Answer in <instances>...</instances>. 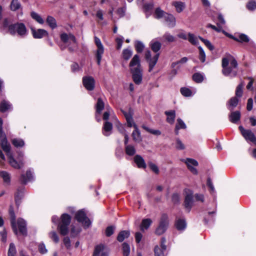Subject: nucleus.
Masks as SVG:
<instances>
[{
	"label": "nucleus",
	"instance_id": "obj_1",
	"mask_svg": "<svg viewBox=\"0 0 256 256\" xmlns=\"http://www.w3.org/2000/svg\"><path fill=\"white\" fill-rule=\"evenodd\" d=\"M2 119L0 118V144L1 148L6 152L10 165L15 168L20 169L22 166V162L21 161L17 162L10 152V146L8 143L6 135L2 130Z\"/></svg>",
	"mask_w": 256,
	"mask_h": 256
},
{
	"label": "nucleus",
	"instance_id": "obj_2",
	"mask_svg": "<svg viewBox=\"0 0 256 256\" xmlns=\"http://www.w3.org/2000/svg\"><path fill=\"white\" fill-rule=\"evenodd\" d=\"M238 64L236 60L232 56L223 58L222 60V73L224 76H229L232 74L236 76L238 74L235 70L238 68Z\"/></svg>",
	"mask_w": 256,
	"mask_h": 256
},
{
	"label": "nucleus",
	"instance_id": "obj_3",
	"mask_svg": "<svg viewBox=\"0 0 256 256\" xmlns=\"http://www.w3.org/2000/svg\"><path fill=\"white\" fill-rule=\"evenodd\" d=\"M122 112L124 114L128 126L129 128L133 126L134 128V130H133L132 134L133 140L136 142H140L142 141L140 132L138 128L137 125L134 122L132 118V110L131 108H130L128 112L122 110Z\"/></svg>",
	"mask_w": 256,
	"mask_h": 256
},
{
	"label": "nucleus",
	"instance_id": "obj_4",
	"mask_svg": "<svg viewBox=\"0 0 256 256\" xmlns=\"http://www.w3.org/2000/svg\"><path fill=\"white\" fill-rule=\"evenodd\" d=\"M72 220L71 216L66 214H62L58 224V230L62 236H66L68 232V226Z\"/></svg>",
	"mask_w": 256,
	"mask_h": 256
},
{
	"label": "nucleus",
	"instance_id": "obj_5",
	"mask_svg": "<svg viewBox=\"0 0 256 256\" xmlns=\"http://www.w3.org/2000/svg\"><path fill=\"white\" fill-rule=\"evenodd\" d=\"M160 49H152V51L148 50L145 54V58L149 64L148 71L151 72L156 64L160 56Z\"/></svg>",
	"mask_w": 256,
	"mask_h": 256
},
{
	"label": "nucleus",
	"instance_id": "obj_6",
	"mask_svg": "<svg viewBox=\"0 0 256 256\" xmlns=\"http://www.w3.org/2000/svg\"><path fill=\"white\" fill-rule=\"evenodd\" d=\"M8 32L12 35L17 34L21 38H24L28 34L26 26L23 23H16L8 26Z\"/></svg>",
	"mask_w": 256,
	"mask_h": 256
},
{
	"label": "nucleus",
	"instance_id": "obj_7",
	"mask_svg": "<svg viewBox=\"0 0 256 256\" xmlns=\"http://www.w3.org/2000/svg\"><path fill=\"white\" fill-rule=\"evenodd\" d=\"M169 226V220L166 214L164 213L162 214L158 224L155 230L154 233L157 236H161L164 234L168 230Z\"/></svg>",
	"mask_w": 256,
	"mask_h": 256
},
{
	"label": "nucleus",
	"instance_id": "obj_8",
	"mask_svg": "<svg viewBox=\"0 0 256 256\" xmlns=\"http://www.w3.org/2000/svg\"><path fill=\"white\" fill-rule=\"evenodd\" d=\"M74 218L78 222L81 224L85 229L88 228L92 224V222L87 216L84 209L77 211L75 214Z\"/></svg>",
	"mask_w": 256,
	"mask_h": 256
},
{
	"label": "nucleus",
	"instance_id": "obj_9",
	"mask_svg": "<svg viewBox=\"0 0 256 256\" xmlns=\"http://www.w3.org/2000/svg\"><path fill=\"white\" fill-rule=\"evenodd\" d=\"M184 198L183 205L188 212H190L194 206V192L188 188L184 190Z\"/></svg>",
	"mask_w": 256,
	"mask_h": 256
},
{
	"label": "nucleus",
	"instance_id": "obj_10",
	"mask_svg": "<svg viewBox=\"0 0 256 256\" xmlns=\"http://www.w3.org/2000/svg\"><path fill=\"white\" fill-rule=\"evenodd\" d=\"M166 238L162 237L160 239V246L156 245L154 246V252L155 256H166L167 246L166 245Z\"/></svg>",
	"mask_w": 256,
	"mask_h": 256
},
{
	"label": "nucleus",
	"instance_id": "obj_11",
	"mask_svg": "<svg viewBox=\"0 0 256 256\" xmlns=\"http://www.w3.org/2000/svg\"><path fill=\"white\" fill-rule=\"evenodd\" d=\"M104 108V103L101 98H98L97 100L96 104L94 106L96 110L94 117L98 122L101 121V115L102 110Z\"/></svg>",
	"mask_w": 256,
	"mask_h": 256
},
{
	"label": "nucleus",
	"instance_id": "obj_12",
	"mask_svg": "<svg viewBox=\"0 0 256 256\" xmlns=\"http://www.w3.org/2000/svg\"><path fill=\"white\" fill-rule=\"evenodd\" d=\"M132 78L134 82L138 85L140 84L142 80V70L139 68H130Z\"/></svg>",
	"mask_w": 256,
	"mask_h": 256
},
{
	"label": "nucleus",
	"instance_id": "obj_13",
	"mask_svg": "<svg viewBox=\"0 0 256 256\" xmlns=\"http://www.w3.org/2000/svg\"><path fill=\"white\" fill-rule=\"evenodd\" d=\"M18 234L23 236L28 235L27 224L26 221L21 218H18L16 221Z\"/></svg>",
	"mask_w": 256,
	"mask_h": 256
},
{
	"label": "nucleus",
	"instance_id": "obj_14",
	"mask_svg": "<svg viewBox=\"0 0 256 256\" xmlns=\"http://www.w3.org/2000/svg\"><path fill=\"white\" fill-rule=\"evenodd\" d=\"M82 84L86 90L92 91L95 87V80L92 76H84L82 78Z\"/></svg>",
	"mask_w": 256,
	"mask_h": 256
},
{
	"label": "nucleus",
	"instance_id": "obj_15",
	"mask_svg": "<svg viewBox=\"0 0 256 256\" xmlns=\"http://www.w3.org/2000/svg\"><path fill=\"white\" fill-rule=\"evenodd\" d=\"M8 213L10 217V226L12 230L15 235H18V230L16 224V216L14 212V208L12 206H10L9 208Z\"/></svg>",
	"mask_w": 256,
	"mask_h": 256
},
{
	"label": "nucleus",
	"instance_id": "obj_16",
	"mask_svg": "<svg viewBox=\"0 0 256 256\" xmlns=\"http://www.w3.org/2000/svg\"><path fill=\"white\" fill-rule=\"evenodd\" d=\"M186 164L188 167V170L194 174L196 175L198 174V170L196 168L193 167L192 165L196 166H198V162L192 158H187L186 160Z\"/></svg>",
	"mask_w": 256,
	"mask_h": 256
},
{
	"label": "nucleus",
	"instance_id": "obj_17",
	"mask_svg": "<svg viewBox=\"0 0 256 256\" xmlns=\"http://www.w3.org/2000/svg\"><path fill=\"white\" fill-rule=\"evenodd\" d=\"M32 36L34 38H42L48 36V32L44 29L31 28Z\"/></svg>",
	"mask_w": 256,
	"mask_h": 256
},
{
	"label": "nucleus",
	"instance_id": "obj_18",
	"mask_svg": "<svg viewBox=\"0 0 256 256\" xmlns=\"http://www.w3.org/2000/svg\"><path fill=\"white\" fill-rule=\"evenodd\" d=\"M61 40L64 43H76V37L72 34L62 33L60 35Z\"/></svg>",
	"mask_w": 256,
	"mask_h": 256
},
{
	"label": "nucleus",
	"instance_id": "obj_19",
	"mask_svg": "<svg viewBox=\"0 0 256 256\" xmlns=\"http://www.w3.org/2000/svg\"><path fill=\"white\" fill-rule=\"evenodd\" d=\"M24 186L18 188L14 194V200L16 205L18 206L21 202V200L24 196Z\"/></svg>",
	"mask_w": 256,
	"mask_h": 256
},
{
	"label": "nucleus",
	"instance_id": "obj_20",
	"mask_svg": "<svg viewBox=\"0 0 256 256\" xmlns=\"http://www.w3.org/2000/svg\"><path fill=\"white\" fill-rule=\"evenodd\" d=\"M134 161L138 168H146V164L141 156L139 154L136 155L134 158Z\"/></svg>",
	"mask_w": 256,
	"mask_h": 256
},
{
	"label": "nucleus",
	"instance_id": "obj_21",
	"mask_svg": "<svg viewBox=\"0 0 256 256\" xmlns=\"http://www.w3.org/2000/svg\"><path fill=\"white\" fill-rule=\"evenodd\" d=\"M242 136L248 142H250L256 146V136L250 130H248Z\"/></svg>",
	"mask_w": 256,
	"mask_h": 256
},
{
	"label": "nucleus",
	"instance_id": "obj_22",
	"mask_svg": "<svg viewBox=\"0 0 256 256\" xmlns=\"http://www.w3.org/2000/svg\"><path fill=\"white\" fill-rule=\"evenodd\" d=\"M33 178L32 174L30 170H26V174H22L20 178V181L22 184H26L28 182L30 181Z\"/></svg>",
	"mask_w": 256,
	"mask_h": 256
},
{
	"label": "nucleus",
	"instance_id": "obj_23",
	"mask_svg": "<svg viewBox=\"0 0 256 256\" xmlns=\"http://www.w3.org/2000/svg\"><path fill=\"white\" fill-rule=\"evenodd\" d=\"M112 130V123L108 122H105L102 128V133L105 136H109Z\"/></svg>",
	"mask_w": 256,
	"mask_h": 256
},
{
	"label": "nucleus",
	"instance_id": "obj_24",
	"mask_svg": "<svg viewBox=\"0 0 256 256\" xmlns=\"http://www.w3.org/2000/svg\"><path fill=\"white\" fill-rule=\"evenodd\" d=\"M230 38L234 40L242 43L248 42L250 40L248 36L244 34H237L234 36H230Z\"/></svg>",
	"mask_w": 256,
	"mask_h": 256
},
{
	"label": "nucleus",
	"instance_id": "obj_25",
	"mask_svg": "<svg viewBox=\"0 0 256 256\" xmlns=\"http://www.w3.org/2000/svg\"><path fill=\"white\" fill-rule=\"evenodd\" d=\"M239 100L236 96L231 98L226 104L228 108L230 110H233L234 109L238 106Z\"/></svg>",
	"mask_w": 256,
	"mask_h": 256
},
{
	"label": "nucleus",
	"instance_id": "obj_26",
	"mask_svg": "<svg viewBox=\"0 0 256 256\" xmlns=\"http://www.w3.org/2000/svg\"><path fill=\"white\" fill-rule=\"evenodd\" d=\"M240 116L241 114L240 111L232 112L229 115V120L232 123L236 124L240 120Z\"/></svg>",
	"mask_w": 256,
	"mask_h": 256
},
{
	"label": "nucleus",
	"instance_id": "obj_27",
	"mask_svg": "<svg viewBox=\"0 0 256 256\" xmlns=\"http://www.w3.org/2000/svg\"><path fill=\"white\" fill-rule=\"evenodd\" d=\"M164 20L168 27L173 28L175 26L176 18L173 15L169 14H165Z\"/></svg>",
	"mask_w": 256,
	"mask_h": 256
},
{
	"label": "nucleus",
	"instance_id": "obj_28",
	"mask_svg": "<svg viewBox=\"0 0 256 256\" xmlns=\"http://www.w3.org/2000/svg\"><path fill=\"white\" fill-rule=\"evenodd\" d=\"M152 223V220L150 218H144L142 220L140 228L141 231L144 232L150 227Z\"/></svg>",
	"mask_w": 256,
	"mask_h": 256
},
{
	"label": "nucleus",
	"instance_id": "obj_29",
	"mask_svg": "<svg viewBox=\"0 0 256 256\" xmlns=\"http://www.w3.org/2000/svg\"><path fill=\"white\" fill-rule=\"evenodd\" d=\"M164 114L167 116L166 122L170 124H173L176 118V111L174 110L166 111Z\"/></svg>",
	"mask_w": 256,
	"mask_h": 256
},
{
	"label": "nucleus",
	"instance_id": "obj_30",
	"mask_svg": "<svg viewBox=\"0 0 256 256\" xmlns=\"http://www.w3.org/2000/svg\"><path fill=\"white\" fill-rule=\"evenodd\" d=\"M104 248V246L103 244L96 246L94 248L93 256H108L107 254L104 252H102L100 255V252H102Z\"/></svg>",
	"mask_w": 256,
	"mask_h": 256
},
{
	"label": "nucleus",
	"instance_id": "obj_31",
	"mask_svg": "<svg viewBox=\"0 0 256 256\" xmlns=\"http://www.w3.org/2000/svg\"><path fill=\"white\" fill-rule=\"evenodd\" d=\"M175 226L178 230H184L186 226V224L184 219L179 218L175 222Z\"/></svg>",
	"mask_w": 256,
	"mask_h": 256
},
{
	"label": "nucleus",
	"instance_id": "obj_32",
	"mask_svg": "<svg viewBox=\"0 0 256 256\" xmlns=\"http://www.w3.org/2000/svg\"><path fill=\"white\" fill-rule=\"evenodd\" d=\"M129 66L130 68H134V66H136L135 68H141L140 60L138 55L136 54L131 60Z\"/></svg>",
	"mask_w": 256,
	"mask_h": 256
},
{
	"label": "nucleus",
	"instance_id": "obj_33",
	"mask_svg": "<svg viewBox=\"0 0 256 256\" xmlns=\"http://www.w3.org/2000/svg\"><path fill=\"white\" fill-rule=\"evenodd\" d=\"M130 236V232L129 230H122L118 233L116 239L118 242H122L125 238H128Z\"/></svg>",
	"mask_w": 256,
	"mask_h": 256
},
{
	"label": "nucleus",
	"instance_id": "obj_34",
	"mask_svg": "<svg viewBox=\"0 0 256 256\" xmlns=\"http://www.w3.org/2000/svg\"><path fill=\"white\" fill-rule=\"evenodd\" d=\"M0 177L3 179V181L7 184H10V174L6 171L0 172Z\"/></svg>",
	"mask_w": 256,
	"mask_h": 256
},
{
	"label": "nucleus",
	"instance_id": "obj_35",
	"mask_svg": "<svg viewBox=\"0 0 256 256\" xmlns=\"http://www.w3.org/2000/svg\"><path fill=\"white\" fill-rule=\"evenodd\" d=\"M12 144L16 148H22L24 146V142L22 139L14 138L12 140Z\"/></svg>",
	"mask_w": 256,
	"mask_h": 256
},
{
	"label": "nucleus",
	"instance_id": "obj_36",
	"mask_svg": "<svg viewBox=\"0 0 256 256\" xmlns=\"http://www.w3.org/2000/svg\"><path fill=\"white\" fill-rule=\"evenodd\" d=\"M172 5L176 8L178 12H181L185 8V4L182 2H174Z\"/></svg>",
	"mask_w": 256,
	"mask_h": 256
},
{
	"label": "nucleus",
	"instance_id": "obj_37",
	"mask_svg": "<svg viewBox=\"0 0 256 256\" xmlns=\"http://www.w3.org/2000/svg\"><path fill=\"white\" fill-rule=\"evenodd\" d=\"M125 152L128 156H133L136 153V150L134 146L128 145L125 146Z\"/></svg>",
	"mask_w": 256,
	"mask_h": 256
},
{
	"label": "nucleus",
	"instance_id": "obj_38",
	"mask_svg": "<svg viewBox=\"0 0 256 256\" xmlns=\"http://www.w3.org/2000/svg\"><path fill=\"white\" fill-rule=\"evenodd\" d=\"M244 86V82L240 83L236 88L235 92V96L236 98H241L243 94V87Z\"/></svg>",
	"mask_w": 256,
	"mask_h": 256
},
{
	"label": "nucleus",
	"instance_id": "obj_39",
	"mask_svg": "<svg viewBox=\"0 0 256 256\" xmlns=\"http://www.w3.org/2000/svg\"><path fill=\"white\" fill-rule=\"evenodd\" d=\"M11 105L5 100H2L0 104V112H5L6 110L10 109Z\"/></svg>",
	"mask_w": 256,
	"mask_h": 256
},
{
	"label": "nucleus",
	"instance_id": "obj_40",
	"mask_svg": "<svg viewBox=\"0 0 256 256\" xmlns=\"http://www.w3.org/2000/svg\"><path fill=\"white\" fill-rule=\"evenodd\" d=\"M46 22L52 29H54L57 26L56 20L52 16H48L46 18Z\"/></svg>",
	"mask_w": 256,
	"mask_h": 256
},
{
	"label": "nucleus",
	"instance_id": "obj_41",
	"mask_svg": "<svg viewBox=\"0 0 256 256\" xmlns=\"http://www.w3.org/2000/svg\"><path fill=\"white\" fill-rule=\"evenodd\" d=\"M192 79L196 83H200L204 80V76L200 72H196L192 75Z\"/></svg>",
	"mask_w": 256,
	"mask_h": 256
},
{
	"label": "nucleus",
	"instance_id": "obj_42",
	"mask_svg": "<svg viewBox=\"0 0 256 256\" xmlns=\"http://www.w3.org/2000/svg\"><path fill=\"white\" fill-rule=\"evenodd\" d=\"M122 252L123 256H128L130 252V245L126 242L122 244Z\"/></svg>",
	"mask_w": 256,
	"mask_h": 256
},
{
	"label": "nucleus",
	"instance_id": "obj_43",
	"mask_svg": "<svg viewBox=\"0 0 256 256\" xmlns=\"http://www.w3.org/2000/svg\"><path fill=\"white\" fill-rule=\"evenodd\" d=\"M11 10L16 11L21 7L20 3L18 0H12L10 5Z\"/></svg>",
	"mask_w": 256,
	"mask_h": 256
},
{
	"label": "nucleus",
	"instance_id": "obj_44",
	"mask_svg": "<svg viewBox=\"0 0 256 256\" xmlns=\"http://www.w3.org/2000/svg\"><path fill=\"white\" fill-rule=\"evenodd\" d=\"M165 14H167V13L162 10L160 8H156L154 12V16L156 18L159 19L162 18H164Z\"/></svg>",
	"mask_w": 256,
	"mask_h": 256
},
{
	"label": "nucleus",
	"instance_id": "obj_45",
	"mask_svg": "<svg viewBox=\"0 0 256 256\" xmlns=\"http://www.w3.org/2000/svg\"><path fill=\"white\" fill-rule=\"evenodd\" d=\"M180 92L183 96L186 97L190 96L192 95V90L186 87L181 88L180 89Z\"/></svg>",
	"mask_w": 256,
	"mask_h": 256
},
{
	"label": "nucleus",
	"instance_id": "obj_46",
	"mask_svg": "<svg viewBox=\"0 0 256 256\" xmlns=\"http://www.w3.org/2000/svg\"><path fill=\"white\" fill-rule=\"evenodd\" d=\"M16 253L15 245L12 242L10 244L8 252V256H15Z\"/></svg>",
	"mask_w": 256,
	"mask_h": 256
},
{
	"label": "nucleus",
	"instance_id": "obj_47",
	"mask_svg": "<svg viewBox=\"0 0 256 256\" xmlns=\"http://www.w3.org/2000/svg\"><path fill=\"white\" fill-rule=\"evenodd\" d=\"M148 166L150 170L153 172L155 174H158L160 170L158 166L152 162H148Z\"/></svg>",
	"mask_w": 256,
	"mask_h": 256
},
{
	"label": "nucleus",
	"instance_id": "obj_48",
	"mask_svg": "<svg viewBox=\"0 0 256 256\" xmlns=\"http://www.w3.org/2000/svg\"><path fill=\"white\" fill-rule=\"evenodd\" d=\"M31 16L32 18L35 20L37 22H38L40 24H43L44 22V20L42 18V17L36 12H31Z\"/></svg>",
	"mask_w": 256,
	"mask_h": 256
},
{
	"label": "nucleus",
	"instance_id": "obj_49",
	"mask_svg": "<svg viewBox=\"0 0 256 256\" xmlns=\"http://www.w3.org/2000/svg\"><path fill=\"white\" fill-rule=\"evenodd\" d=\"M104 52V49H97L96 58L98 65H100L102 57Z\"/></svg>",
	"mask_w": 256,
	"mask_h": 256
},
{
	"label": "nucleus",
	"instance_id": "obj_50",
	"mask_svg": "<svg viewBox=\"0 0 256 256\" xmlns=\"http://www.w3.org/2000/svg\"><path fill=\"white\" fill-rule=\"evenodd\" d=\"M142 128L146 132L156 136H160L162 134L160 130L150 129L144 125H142Z\"/></svg>",
	"mask_w": 256,
	"mask_h": 256
},
{
	"label": "nucleus",
	"instance_id": "obj_51",
	"mask_svg": "<svg viewBox=\"0 0 256 256\" xmlns=\"http://www.w3.org/2000/svg\"><path fill=\"white\" fill-rule=\"evenodd\" d=\"M81 232L80 228H76L75 226H72L70 228V237H76Z\"/></svg>",
	"mask_w": 256,
	"mask_h": 256
},
{
	"label": "nucleus",
	"instance_id": "obj_52",
	"mask_svg": "<svg viewBox=\"0 0 256 256\" xmlns=\"http://www.w3.org/2000/svg\"><path fill=\"white\" fill-rule=\"evenodd\" d=\"M188 40L194 45L197 46L198 44V38L194 34L190 33L188 34Z\"/></svg>",
	"mask_w": 256,
	"mask_h": 256
},
{
	"label": "nucleus",
	"instance_id": "obj_53",
	"mask_svg": "<svg viewBox=\"0 0 256 256\" xmlns=\"http://www.w3.org/2000/svg\"><path fill=\"white\" fill-rule=\"evenodd\" d=\"M122 55L125 60H128L132 56V52L129 49H124Z\"/></svg>",
	"mask_w": 256,
	"mask_h": 256
},
{
	"label": "nucleus",
	"instance_id": "obj_54",
	"mask_svg": "<svg viewBox=\"0 0 256 256\" xmlns=\"http://www.w3.org/2000/svg\"><path fill=\"white\" fill-rule=\"evenodd\" d=\"M180 195L178 193H174L172 196V201L174 204H178L180 202Z\"/></svg>",
	"mask_w": 256,
	"mask_h": 256
},
{
	"label": "nucleus",
	"instance_id": "obj_55",
	"mask_svg": "<svg viewBox=\"0 0 256 256\" xmlns=\"http://www.w3.org/2000/svg\"><path fill=\"white\" fill-rule=\"evenodd\" d=\"M176 126H178V128H179V129H186V124H184V122L180 118H178L177 119V123H176Z\"/></svg>",
	"mask_w": 256,
	"mask_h": 256
},
{
	"label": "nucleus",
	"instance_id": "obj_56",
	"mask_svg": "<svg viewBox=\"0 0 256 256\" xmlns=\"http://www.w3.org/2000/svg\"><path fill=\"white\" fill-rule=\"evenodd\" d=\"M176 148L179 150H184L185 147L182 141L178 138L176 139Z\"/></svg>",
	"mask_w": 256,
	"mask_h": 256
},
{
	"label": "nucleus",
	"instance_id": "obj_57",
	"mask_svg": "<svg viewBox=\"0 0 256 256\" xmlns=\"http://www.w3.org/2000/svg\"><path fill=\"white\" fill-rule=\"evenodd\" d=\"M206 185L209 188L210 193L214 192V188L210 178H208L207 179Z\"/></svg>",
	"mask_w": 256,
	"mask_h": 256
},
{
	"label": "nucleus",
	"instance_id": "obj_58",
	"mask_svg": "<svg viewBox=\"0 0 256 256\" xmlns=\"http://www.w3.org/2000/svg\"><path fill=\"white\" fill-rule=\"evenodd\" d=\"M198 58L202 62H204L206 60V54L203 49H199Z\"/></svg>",
	"mask_w": 256,
	"mask_h": 256
},
{
	"label": "nucleus",
	"instance_id": "obj_59",
	"mask_svg": "<svg viewBox=\"0 0 256 256\" xmlns=\"http://www.w3.org/2000/svg\"><path fill=\"white\" fill-rule=\"evenodd\" d=\"M38 251L41 254H46L48 252L44 244L41 243L38 245Z\"/></svg>",
	"mask_w": 256,
	"mask_h": 256
},
{
	"label": "nucleus",
	"instance_id": "obj_60",
	"mask_svg": "<svg viewBox=\"0 0 256 256\" xmlns=\"http://www.w3.org/2000/svg\"><path fill=\"white\" fill-rule=\"evenodd\" d=\"M247 8L250 10L256 8V2L254 1L250 2L246 5Z\"/></svg>",
	"mask_w": 256,
	"mask_h": 256
},
{
	"label": "nucleus",
	"instance_id": "obj_61",
	"mask_svg": "<svg viewBox=\"0 0 256 256\" xmlns=\"http://www.w3.org/2000/svg\"><path fill=\"white\" fill-rule=\"evenodd\" d=\"M214 214V212H208L207 214L204 218L203 222L205 224H207L209 221V218L211 215Z\"/></svg>",
	"mask_w": 256,
	"mask_h": 256
},
{
	"label": "nucleus",
	"instance_id": "obj_62",
	"mask_svg": "<svg viewBox=\"0 0 256 256\" xmlns=\"http://www.w3.org/2000/svg\"><path fill=\"white\" fill-rule=\"evenodd\" d=\"M64 244L67 249H69L70 248V240L68 236H66L64 238Z\"/></svg>",
	"mask_w": 256,
	"mask_h": 256
},
{
	"label": "nucleus",
	"instance_id": "obj_63",
	"mask_svg": "<svg viewBox=\"0 0 256 256\" xmlns=\"http://www.w3.org/2000/svg\"><path fill=\"white\" fill-rule=\"evenodd\" d=\"M151 48H160L161 44L158 41L153 40L150 43Z\"/></svg>",
	"mask_w": 256,
	"mask_h": 256
},
{
	"label": "nucleus",
	"instance_id": "obj_64",
	"mask_svg": "<svg viewBox=\"0 0 256 256\" xmlns=\"http://www.w3.org/2000/svg\"><path fill=\"white\" fill-rule=\"evenodd\" d=\"M218 22L217 24L218 26H222L226 24L225 20H224L223 16L221 14H218Z\"/></svg>",
	"mask_w": 256,
	"mask_h": 256
}]
</instances>
